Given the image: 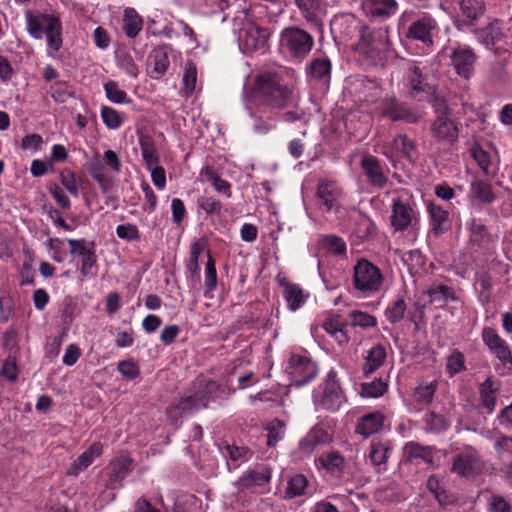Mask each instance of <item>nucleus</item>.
Listing matches in <instances>:
<instances>
[{"label":"nucleus","instance_id":"nucleus-43","mask_svg":"<svg viewBox=\"0 0 512 512\" xmlns=\"http://www.w3.org/2000/svg\"><path fill=\"white\" fill-rule=\"evenodd\" d=\"M319 461L328 472L333 474H340L345 466L344 457L337 451L324 453Z\"/></svg>","mask_w":512,"mask_h":512},{"label":"nucleus","instance_id":"nucleus-31","mask_svg":"<svg viewBox=\"0 0 512 512\" xmlns=\"http://www.w3.org/2000/svg\"><path fill=\"white\" fill-rule=\"evenodd\" d=\"M387 357L386 349L383 345L377 344L373 346L365 357L363 365V373L365 375L372 374L378 370L385 362Z\"/></svg>","mask_w":512,"mask_h":512},{"label":"nucleus","instance_id":"nucleus-44","mask_svg":"<svg viewBox=\"0 0 512 512\" xmlns=\"http://www.w3.org/2000/svg\"><path fill=\"white\" fill-rule=\"evenodd\" d=\"M502 35L501 23L499 20L489 23L485 28L478 32V38L487 47L494 45L502 38Z\"/></svg>","mask_w":512,"mask_h":512},{"label":"nucleus","instance_id":"nucleus-55","mask_svg":"<svg viewBox=\"0 0 512 512\" xmlns=\"http://www.w3.org/2000/svg\"><path fill=\"white\" fill-rule=\"evenodd\" d=\"M406 308L405 301L397 299L385 312L387 320L392 324L400 322L404 318Z\"/></svg>","mask_w":512,"mask_h":512},{"label":"nucleus","instance_id":"nucleus-20","mask_svg":"<svg viewBox=\"0 0 512 512\" xmlns=\"http://www.w3.org/2000/svg\"><path fill=\"white\" fill-rule=\"evenodd\" d=\"M279 286L283 289L282 294L291 311L298 310L305 302L303 289L300 285L290 282L287 278H278Z\"/></svg>","mask_w":512,"mask_h":512},{"label":"nucleus","instance_id":"nucleus-30","mask_svg":"<svg viewBox=\"0 0 512 512\" xmlns=\"http://www.w3.org/2000/svg\"><path fill=\"white\" fill-rule=\"evenodd\" d=\"M438 381L420 382L412 392L413 401L422 406H427L432 403L435 393L438 388Z\"/></svg>","mask_w":512,"mask_h":512},{"label":"nucleus","instance_id":"nucleus-9","mask_svg":"<svg viewBox=\"0 0 512 512\" xmlns=\"http://www.w3.org/2000/svg\"><path fill=\"white\" fill-rule=\"evenodd\" d=\"M438 24L435 18L428 13H423L414 20L409 26L406 37L415 41H420L425 46L433 45L434 35L437 33Z\"/></svg>","mask_w":512,"mask_h":512},{"label":"nucleus","instance_id":"nucleus-52","mask_svg":"<svg viewBox=\"0 0 512 512\" xmlns=\"http://www.w3.org/2000/svg\"><path fill=\"white\" fill-rule=\"evenodd\" d=\"M18 365L15 355H9L2 364L0 375L10 382H15L18 379Z\"/></svg>","mask_w":512,"mask_h":512},{"label":"nucleus","instance_id":"nucleus-49","mask_svg":"<svg viewBox=\"0 0 512 512\" xmlns=\"http://www.w3.org/2000/svg\"><path fill=\"white\" fill-rule=\"evenodd\" d=\"M203 173L207 177L208 181L212 183L214 189L217 192L225 194L228 198L231 196L230 183L220 178L218 174L214 171V169L206 167L203 170Z\"/></svg>","mask_w":512,"mask_h":512},{"label":"nucleus","instance_id":"nucleus-34","mask_svg":"<svg viewBox=\"0 0 512 512\" xmlns=\"http://www.w3.org/2000/svg\"><path fill=\"white\" fill-rule=\"evenodd\" d=\"M139 144L143 160L147 168H153L159 164L160 157L155 148L153 139L145 134L139 136Z\"/></svg>","mask_w":512,"mask_h":512},{"label":"nucleus","instance_id":"nucleus-50","mask_svg":"<svg viewBox=\"0 0 512 512\" xmlns=\"http://www.w3.org/2000/svg\"><path fill=\"white\" fill-rule=\"evenodd\" d=\"M387 388V382L379 378L370 383H363L361 385V393L363 396L377 398L382 396L387 391Z\"/></svg>","mask_w":512,"mask_h":512},{"label":"nucleus","instance_id":"nucleus-33","mask_svg":"<svg viewBox=\"0 0 512 512\" xmlns=\"http://www.w3.org/2000/svg\"><path fill=\"white\" fill-rule=\"evenodd\" d=\"M428 213L431 219L432 231L439 235L448 230L449 214L442 207L431 203L428 206Z\"/></svg>","mask_w":512,"mask_h":512},{"label":"nucleus","instance_id":"nucleus-64","mask_svg":"<svg viewBox=\"0 0 512 512\" xmlns=\"http://www.w3.org/2000/svg\"><path fill=\"white\" fill-rule=\"evenodd\" d=\"M91 248L81 256V274L85 277L91 274V269L96 265V255L94 250V243H90Z\"/></svg>","mask_w":512,"mask_h":512},{"label":"nucleus","instance_id":"nucleus-38","mask_svg":"<svg viewBox=\"0 0 512 512\" xmlns=\"http://www.w3.org/2000/svg\"><path fill=\"white\" fill-rule=\"evenodd\" d=\"M204 248L205 244L202 241H195L190 246V256L186 267L190 272V278L192 281L199 282L200 280L199 256L203 252Z\"/></svg>","mask_w":512,"mask_h":512},{"label":"nucleus","instance_id":"nucleus-7","mask_svg":"<svg viewBox=\"0 0 512 512\" xmlns=\"http://www.w3.org/2000/svg\"><path fill=\"white\" fill-rule=\"evenodd\" d=\"M269 37L268 29L261 28L252 21H246L239 31L238 41L241 50L250 53L265 47Z\"/></svg>","mask_w":512,"mask_h":512},{"label":"nucleus","instance_id":"nucleus-13","mask_svg":"<svg viewBox=\"0 0 512 512\" xmlns=\"http://www.w3.org/2000/svg\"><path fill=\"white\" fill-rule=\"evenodd\" d=\"M450 59L452 66L459 76L465 79L472 77L477 56L470 47L459 45L454 48L451 52Z\"/></svg>","mask_w":512,"mask_h":512},{"label":"nucleus","instance_id":"nucleus-54","mask_svg":"<svg viewBox=\"0 0 512 512\" xmlns=\"http://www.w3.org/2000/svg\"><path fill=\"white\" fill-rule=\"evenodd\" d=\"M470 240L477 245H482L488 238L485 225L477 219H472L469 224Z\"/></svg>","mask_w":512,"mask_h":512},{"label":"nucleus","instance_id":"nucleus-6","mask_svg":"<svg viewBox=\"0 0 512 512\" xmlns=\"http://www.w3.org/2000/svg\"><path fill=\"white\" fill-rule=\"evenodd\" d=\"M344 401L345 395L337 378V372L332 369L327 374L322 391L314 395V403L321 409L336 411Z\"/></svg>","mask_w":512,"mask_h":512},{"label":"nucleus","instance_id":"nucleus-4","mask_svg":"<svg viewBox=\"0 0 512 512\" xmlns=\"http://www.w3.org/2000/svg\"><path fill=\"white\" fill-rule=\"evenodd\" d=\"M282 49L296 60L307 57L314 46V38L307 31L291 26L285 28L280 37Z\"/></svg>","mask_w":512,"mask_h":512},{"label":"nucleus","instance_id":"nucleus-39","mask_svg":"<svg viewBox=\"0 0 512 512\" xmlns=\"http://www.w3.org/2000/svg\"><path fill=\"white\" fill-rule=\"evenodd\" d=\"M459 7L462 15L471 23L485 13V3L483 0H459Z\"/></svg>","mask_w":512,"mask_h":512},{"label":"nucleus","instance_id":"nucleus-48","mask_svg":"<svg viewBox=\"0 0 512 512\" xmlns=\"http://www.w3.org/2000/svg\"><path fill=\"white\" fill-rule=\"evenodd\" d=\"M205 296H208L209 293L213 292L217 287V272L215 266V260L212 258L210 254H208V259L205 267Z\"/></svg>","mask_w":512,"mask_h":512},{"label":"nucleus","instance_id":"nucleus-35","mask_svg":"<svg viewBox=\"0 0 512 512\" xmlns=\"http://www.w3.org/2000/svg\"><path fill=\"white\" fill-rule=\"evenodd\" d=\"M404 450L409 461L414 459H421L430 465L434 463L433 448L430 446H423L417 442L412 441L405 445Z\"/></svg>","mask_w":512,"mask_h":512},{"label":"nucleus","instance_id":"nucleus-47","mask_svg":"<svg viewBox=\"0 0 512 512\" xmlns=\"http://www.w3.org/2000/svg\"><path fill=\"white\" fill-rule=\"evenodd\" d=\"M197 82V69L193 62L189 61L185 64L183 74V95L188 98L195 91Z\"/></svg>","mask_w":512,"mask_h":512},{"label":"nucleus","instance_id":"nucleus-29","mask_svg":"<svg viewBox=\"0 0 512 512\" xmlns=\"http://www.w3.org/2000/svg\"><path fill=\"white\" fill-rule=\"evenodd\" d=\"M406 80L413 93L417 94L430 90L426 75H424L423 69L418 64L412 63L409 65Z\"/></svg>","mask_w":512,"mask_h":512},{"label":"nucleus","instance_id":"nucleus-3","mask_svg":"<svg viewBox=\"0 0 512 512\" xmlns=\"http://www.w3.org/2000/svg\"><path fill=\"white\" fill-rule=\"evenodd\" d=\"M28 33L35 39H42L45 33L47 45L53 51L62 47V24L60 19L52 14H25Z\"/></svg>","mask_w":512,"mask_h":512},{"label":"nucleus","instance_id":"nucleus-24","mask_svg":"<svg viewBox=\"0 0 512 512\" xmlns=\"http://www.w3.org/2000/svg\"><path fill=\"white\" fill-rule=\"evenodd\" d=\"M363 5L368 15L382 19H388L398 9L396 0H365Z\"/></svg>","mask_w":512,"mask_h":512},{"label":"nucleus","instance_id":"nucleus-37","mask_svg":"<svg viewBox=\"0 0 512 512\" xmlns=\"http://www.w3.org/2000/svg\"><path fill=\"white\" fill-rule=\"evenodd\" d=\"M143 21L135 9L127 8L124 11L123 31L129 38L136 37L142 30Z\"/></svg>","mask_w":512,"mask_h":512},{"label":"nucleus","instance_id":"nucleus-21","mask_svg":"<svg viewBox=\"0 0 512 512\" xmlns=\"http://www.w3.org/2000/svg\"><path fill=\"white\" fill-rule=\"evenodd\" d=\"M384 421L385 417L381 412L368 413L358 420L355 432L368 438L382 430Z\"/></svg>","mask_w":512,"mask_h":512},{"label":"nucleus","instance_id":"nucleus-18","mask_svg":"<svg viewBox=\"0 0 512 512\" xmlns=\"http://www.w3.org/2000/svg\"><path fill=\"white\" fill-rule=\"evenodd\" d=\"M431 133L437 141L454 142L458 138V127L449 115H438L431 126Z\"/></svg>","mask_w":512,"mask_h":512},{"label":"nucleus","instance_id":"nucleus-61","mask_svg":"<svg viewBox=\"0 0 512 512\" xmlns=\"http://www.w3.org/2000/svg\"><path fill=\"white\" fill-rule=\"evenodd\" d=\"M464 368V356L461 352L455 350L447 359L446 370L453 376Z\"/></svg>","mask_w":512,"mask_h":512},{"label":"nucleus","instance_id":"nucleus-15","mask_svg":"<svg viewBox=\"0 0 512 512\" xmlns=\"http://www.w3.org/2000/svg\"><path fill=\"white\" fill-rule=\"evenodd\" d=\"M484 343L490 351L501 361L503 365H509L512 369V353L507 343L490 327H485L482 331Z\"/></svg>","mask_w":512,"mask_h":512},{"label":"nucleus","instance_id":"nucleus-58","mask_svg":"<svg viewBox=\"0 0 512 512\" xmlns=\"http://www.w3.org/2000/svg\"><path fill=\"white\" fill-rule=\"evenodd\" d=\"M261 114L256 109L249 110L250 117L255 119L254 130L257 133L265 134L268 133L273 128L274 117L269 116L267 119H263Z\"/></svg>","mask_w":512,"mask_h":512},{"label":"nucleus","instance_id":"nucleus-63","mask_svg":"<svg viewBox=\"0 0 512 512\" xmlns=\"http://www.w3.org/2000/svg\"><path fill=\"white\" fill-rule=\"evenodd\" d=\"M60 182L72 196H79V189L73 172L69 170L62 171L60 174Z\"/></svg>","mask_w":512,"mask_h":512},{"label":"nucleus","instance_id":"nucleus-19","mask_svg":"<svg viewBox=\"0 0 512 512\" xmlns=\"http://www.w3.org/2000/svg\"><path fill=\"white\" fill-rule=\"evenodd\" d=\"M332 65L327 57L314 58L307 66L306 73L309 79L329 86Z\"/></svg>","mask_w":512,"mask_h":512},{"label":"nucleus","instance_id":"nucleus-60","mask_svg":"<svg viewBox=\"0 0 512 512\" xmlns=\"http://www.w3.org/2000/svg\"><path fill=\"white\" fill-rule=\"evenodd\" d=\"M116 235L126 241H136L140 239V232L137 226L133 224L118 225Z\"/></svg>","mask_w":512,"mask_h":512},{"label":"nucleus","instance_id":"nucleus-12","mask_svg":"<svg viewBox=\"0 0 512 512\" xmlns=\"http://www.w3.org/2000/svg\"><path fill=\"white\" fill-rule=\"evenodd\" d=\"M208 407V398L197 393L180 398L167 408V415L173 421H178L184 415L192 414Z\"/></svg>","mask_w":512,"mask_h":512},{"label":"nucleus","instance_id":"nucleus-40","mask_svg":"<svg viewBox=\"0 0 512 512\" xmlns=\"http://www.w3.org/2000/svg\"><path fill=\"white\" fill-rule=\"evenodd\" d=\"M171 50L170 46L163 44L155 48L150 58L153 60V71L158 75H163L169 67L168 52Z\"/></svg>","mask_w":512,"mask_h":512},{"label":"nucleus","instance_id":"nucleus-2","mask_svg":"<svg viewBox=\"0 0 512 512\" xmlns=\"http://www.w3.org/2000/svg\"><path fill=\"white\" fill-rule=\"evenodd\" d=\"M388 32V27L371 29L360 26L356 50L370 65H376L385 59L391 46Z\"/></svg>","mask_w":512,"mask_h":512},{"label":"nucleus","instance_id":"nucleus-36","mask_svg":"<svg viewBox=\"0 0 512 512\" xmlns=\"http://www.w3.org/2000/svg\"><path fill=\"white\" fill-rule=\"evenodd\" d=\"M393 148L399 151L401 155L410 162H414L418 157L415 142L406 134H398L395 136L393 139Z\"/></svg>","mask_w":512,"mask_h":512},{"label":"nucleus","instance_id":"nucleus-42","mask_svg":"<svg viewBox=\"0 0 512 512\" xmlns=\"http://www.w3.org/2000/svg\"><path fill=\"white\" fill-rule=\"evenodd\" d=\"M496 391L491 378H487L479 386V394L482 406L487 410V413H492L496 404Z\"/></svg>","mask_w":512,"mask_h":512},{"label":"nucleus","instance_id":"nucleus-32","mask_svg":"<svg viewBox=\"0 0 512 512\" xmlns=\"http://www.w3.org/2000/svg\"><path fill=\"white\" fill-rule=\"evenodd\" d=\"M430 303L443 307L448 301H458L455 291L447 285H434L426 291Z\"/></svg>","mask_w":512,"mask_h":512},{"label":"nucleus","instance_id":"nucleus-59","mask_svg":"<svg viewBox=\"0 0 512 512\" xmlns=\"http://www.w3.org/2000/svg\"><path fill=\"white\" fill-rule=\"evenodd\" d=\"M323 245L334 255L340 256L346 253L345 242L335 235H328L323 238Z\"/></svg>","mask_w":512,"mask_h":512},{"label":"nucleus","instance_id":"nucleus-27","mask_svg":"<svg viewBox=\"0 0 512 512\" xmlns=\"http://www.w3.org/2000/svg\"><path fill=\"white\" fill-rule=\"evenodd\" d=\"M271 480V470L262 468L260 471L251 470L243 474L235 483L241 489H250L255 486H263Z\"/></svg>","mask_w":512,"mask_h":512},{"label":"nucleus","instance_id":"nucleus-28","mask_svg":"<svg viewBox=\"0 0 512 512\" xmlns=\"http://www.w3.org/2000/svg\"><path fill=\"white\" fill-rule=\"evenodd\" d=\"M469 198L482 204H490L495 201L496 194L493 192L490 183L475 179L470 185Z\"/></svg>","mask_w":512,"mask_h":512},{"label":"nucleus","instance_id":"nucleus-17","mask_svg":"<svg viewBox=\"0 0 512 512\" xmlns=\"http://www.w3.org/2000/svg\"><path fill=\"white\" fill-rule=\"evenodd\" d=\"M361 168L369 183L378 188H383L388 179L378 158L373 155H365L361 160Z\"/></svg>","mask_w":512,"mask_h":512},{"label":"nucleus","instance_id":"nucleus-14","mask_svg":"<svg viewBox=\"0 0 512 512\" xmlns=\"http://www.w3.org/2000/svg\"><path fill=\"white\" fill-rule=\"evenodd\" d=\"M133 460L121 455L111 461L107 466V484L110 489H116L123 486V480L132 472Z\"/></svg>","mask_w":512,"mask_h":512},{"label":"nucleus","instance_id":"nucleus-51","mask_svg":"<svg viewBox=\"0 0 512 512\" xmlns=\"http://www.w3.org/2000/svg\"><path fill=\"white\" fill-rule=\"evenodd\" d=\"M349 319L351 320L352 326L355 327L372 328L377 325V320L373 315L358 310L351 311L349 313Z\"/></svg>","mask_w":512,"mask_h":512},{"label":"nucleus","instance_id":"nucleus-57","mask_svg":"<svg viewBox=\"0 0 512 512\" xmlns=\"http://www.w3.org/2000/svg\"><path fill=\"white\" fill-rule=\"evenodd\" d=\"M101 118H102L104 124L109 129H118L122 124V119H121L119 113L111 107H107V106L102 107Z\"/></svg>","mask_w":512,"mask_h":512},{"label":"nucleus","instance_id":"nucleus-10","mask_svg":"<svg viewBox=\"0 0 512 512\" xmlns=\"http://www.w3.org/2000/svg\"><path fill=\"white\" fill-rule=\"evenodd\" d=\"M417 221L416 212L411 204L401 197L392 199L390 223L396 232L406 231Z\"/></svg>","mask_w":512,"mask_h":512},{"label":"nucleus","instance_id":"nucleus-26","mask_svg":"<svg viewBox=\"0 0 512 512\" xmlns=\"http://www.w3.org/2000/svg\"><path fill=\"white\" fill-rule=\"evenodd\" d=\"M332 441V436L324 429L313 427L300 441V449L304 453H312L317 446L325 445Z\"/></svg>","mask_w":512,"mask_h":512},{"label":"nucleus","instance_id":"nucleus-23","mask_svg":"<svg viewBox=\"0 0 512 512\" xmlns=\"http://www.w3.org/2000/svg\"><path fill=\"white\" fill-rule=\"evenodd\" d=\"M340 194L341 191L335 181L322 180L318 183L316 197L326 211L333 209Z\"/></svg>","mask_w":512,"mask_h":512},{"label":"nucleus","instance_id":"nucleus-53","mask_svg":"<svg viewBox=\"0 0 512 512\" xmlns=\"http://www.w3.org/2000/svg\"><path fill=\"white\" fill-rule=\"evenodd\" d=\"M87 171L91 175V177L102 187L105 191L107 189V179L105 176V168L103 164L98 160L94 159L90 161L87 165Z\"/></svg>","mask_w":512,"mask_h":512},{"label":"nucleus","instance_id":"nucleus-25","mask_svg":"<svg viewBox=\"0 0 512 512\" xmlns=\"http://www.w3.org/2000/svg\"><path fill=\"white\" fill-rule=\"evenodd\" d=\"M303 18L312 24H318L324 14L323 0H294Z\"/></svg>","mask_w":512,"mask_h":512},{"label":"nucleus","instance_id":"nucleus-45","mask_svg":"<svg viewBox=\"0 0 512 512\" xmlns=\"http://www.w3.org/2000/svg\"><path fill=\"white\" fill-rule=\"evenodd\" d=\"M308 486L307 478L302 474H295L291 476L287 482L285 489L286 498H295L304 494Z\"/></svg>","mask_w":512,"mask_h":512},{"label":"nucleus","instance_id":"nucleus-5","mask_svg":"<svg viewBox=\"0 0 512 512\" xmlns=\"http://www.w3.org/2000/svg\"><path fill=\"white\" fill-rule=\"evenodd\" d=\"M384 282L381 270L366 259H360L353 267V286L359 292L369 295L378 292Z\"/></svg>","mask_w":512,"mask_h":512},{"label":"nucleus","instance_id":"nucleus-11","mask_svg":"<svg viewBox=\"0 0 512 512\" xmlns=\"http://www.w3.org/2000/svg\"><path fill=\"white\" fill-rule=\"evenodd\" d=\"M484 462L479 455L473 451L462 452L453 459L452 472L457 475L474 479L482 473Z\"/></svg>","mask_w":512,"mask_h":512},{"label":"nucleus","instance_id":"nucleus-41","mask_svg":"<svg viewBox=\"0 0 512 512\" xmlns=\"http://www.w3.org/2000/svg\"><path fill=\"white\" fill-rule=\"evenodd\" d=\"M390 442L372 441L370 444L369 459L374 466L385 465L390 452Z\"/></svg>","mask_w":512,"mask_h":512},{"label":"nucleus","instance_id":"nucleus-62","mask_svg":"<svg viewBox=\"0 0 512 512\" xmlns=\"http://www.w3.org/2000/svg\"><path fill=\"white\" fill-rule=\"evenodd\" d=\"M427 488L441 505L449 503V497L445 490L440 487L439 481L436 477H429L427 481Z\"/></svg>","mask_w":512,"mask_h":512},{"label":"nucleus","instance_id":"nucleus-1","mask_svg":"<svg viewBox=\"0 0 512 512\" xmlns=\"http://www.w3.org/2000/svg\"><path fill=\"white\" fill-rule=\"evenodd\" d=\"M293 89L282 83L277 73L263 72L256 75L245 90L247 110L256 109L263 114H273L285 109L291 101Z\"/></svg>","mask_w":512,"mask_h":512},{"label":"nucleus","instance_id":"nucleus-22","mask_svg":"<svg viewBox=\"0 0 512 512\" xmlns=\"http://www.w3.org/2000/svg\"><path fill=\"white\" fill-rule=\"evenodd\" d=\"M102 451V444L100 442H93L89 448L80 454L71 464L67 474L75 477L78 476L81 471H84L93 463L95 458L102 454Z\"/></svg>","mask_w":512,"mask_h":512},{"label":"nucleus","instance_id":"nucleus-46","mask_svg":"<svg viewBox=\"0 0 512 512\" xmlns=\"http://www.w3.org/2000/svg\"><path fill=\"white\" fill-rule=\"evenodd\" d=\"M286 424L280 419H274L270 421L265 430L267 431V445L274 447L277 443L283 439L285 434Z\"/></svg>","mask_w":512,"mask_h":512},{"label":"nucleus","instance_id":"nucleus-8","mask_svg":"<svg viewBox=\"0 0 512 512\" xmlns=\"http://www.w3.org/2000/svg\"><path fill=\"white\" fill-rule=\"evenodd\" d=\"M292 384L301 387L312 381L317 373V365L309 358L300 355H292L288 366Z\"/></svg>","mask_w":512,"mask_h":512},{"label":"nucleus","instance_id":"nucleus-56","mask_svg":"<svg viewBox=\"0 0 512 512\" xmlns=\"http://www.w3.org/2000/svg\"><path fill=\"white\" fill-rule=\"evenodd\" d=\"M104 90L107 98L113 103H124L127 100V94L121 90L115 81H108L104 84Z\"/></svg>","mask_w":512,"mask_h":512},{"label":"nucleus","instance_id":"nucleus-16","mask_svg":"<svg viewBox=\"0 0 512 512\" xmlns=\"http://www.w3.org/2000/svg\"><path fill=\"white\" fill-rule=\"evenodd\" d=\"M382 115L394 122L405 121L407 123H417L419 121V116L414 111L395 98L386 101Z\"/></svg>","mask_w":512,"mask_h":512}]
</instances>
